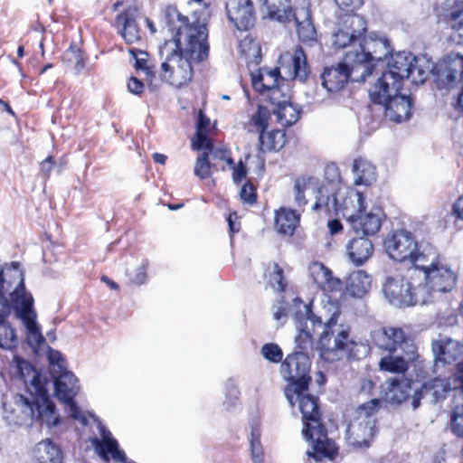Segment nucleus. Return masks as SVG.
<instances>
[{"mask_svg": "<svg viewBox=\"0 0 463 463\" xmlns=\"http://www.w3.org/2000/svg\"><path fill=\"white\" fill-rule=\"evenodd\" d=\"M211 16L209 6H204L193 24H185L175 8H167L166 23L171 31H176L174 38L159 47L161 78L175 87H182L190 81L193 63L204 61L209 54L206 22Z\"/></svg>", "mask_w": 463, "mask_h": 463, "instance_id": "nucleus-1", "label": "nucleus"}, {"mask_svg": "<svg viewBox=\"0 0 463 463\" xmlns=\"http://www.w3.org/2000/svg\"><path fill=\"white\" fill-rule=\"evenodd\" d=\"M308 306L300 299H294L291 306L287 310L282 299L278 300L272 307V315L274 319L279 321L281 318L292 316L297 335L295 336L296 349L293 354H288L280 365V373L282 377L290 383L285 390V396L290 404H293V392H298L301 390H307L311 380L310 360L307 354V350L313 345L312 332L309 330V325L314 330L317 324L321 326V321L307 317Z\"/></svg>", "mask_w": 463, "mask_h": 463, "instance_id": "nucleus-2", "label": "nucleus"}, {"mask_svg": "<svg viewBox=\"0 0 463 463\" xmlns=\"http://www.w3.org/2000/svg\"><path fill=\"white\" fill-rule=\"evenodd\" d=\"M30 397L14 394L13 403L7 406L4 403L5 417L10 424L30 425L33 420H39L47 427L56 426L59 414L54 403L47 397V390L42 384L39 375L33 372L31 379Z\"/></svg>", "mask_w": 463, "mask_h": 463, "instance_id": "nucleus-3", "label": "nucleus"}, {"mask_svg": "<svg viewBox=\"0 0 463 463\" xmlns=\"http://www.w3.org/2000/svg\"><path fill=\"white\" fill-rule=\"evenodd\" d=\"M307 390L293 392V404L298 402L303 418L302 433L307 441L312 444V450L307 452L308 457L316 460H322L323 458L333 459L337 454L335 443L327 438L326 430L320 422V414L317 405V398L308 394Z\"/></svg>", "mask_w": 463, "mask_h": 463, "instance_id": "nucleus-4", "label": "nucleus"}, {"mask_svg": "<svg viewBox=\"0 0 463 463\" xmlns=\"http://www.w3.org/2000/svg\"><path fill=\"white\" fill-rule=\"evenodd\" d=\"M279 62V68H260L251 73V82L256 91L263 95L279 85L283 78L305 81L309 74L307 56L300 47L281 54Z\"/></svg>", "mask_w": 463, "mask_h": 463, "instance_id": "nucleus-5", "label": "nucleus"}, {"mask_svg": "<svg viewBox=\"0 0 463 463\" xmlns=\"http://www.w3.org/2000/svg\"><path fill=\"white\" fill-rule=\"evenodd\" d=\"M417 269H408L406 275L387 276L383 283L382 291L386 301L398 308L426 304L428 294L420 287Z\"/></svg>", "mask_w": 463, "mask_h": 463, "instance_id": "nucleus-6", "label": "nucleus"}, {"mask_svg": "<svg viewBox=\"0 0 463 463\" xmlns=\"http://www.w3.org/2000/svg\"><path fill=\"white\" fill-rule=\"evenodd\" d=\"M328 334L334 335L335 339L329 343L326 334L321 340L324 348L323 360L332 363L346 356L348 359H360L368 353V346L363 342H356L349 337L348 326L331 325Z\"/></svg>", "mask_w": 463, "mask_h": 463, "instance_id": "nucleus-7", "label": "nucleus"}, {"mask_svg": "<svg viewBox=\"0 0 463 463\" xmlns=\"http://www.w3.org/2000/svg\"><path fill=\"white\" fill-rule=\"evenodd\" d=\"M379 410V400L360 405L346 429L347 443L354 448L368 447L376 433L375 413Z\"/></svg>", "mask_w": 463, "mask_h": 463, "instance_id": "nucleus-8", "label": "nucleus"}, {"mask_svg": "<svg viewBox=\"0 0 463 463\" xmlns=\"http://www.w3.org/2000/svg\"><path fill=\"white\" fill-rule=\"evenodd\" d=\"M391 52V47L385 38H372L364 40V43H359L357 48L348 52L355 56L354 70L360 69L361 72L354 78L357 81L365 80L373 68L374 61H380L385 58Z\"/></svg>", "mask_w": 463, "mask_h": 463, "instance_id": "nucleus-9", "label": "nucleus"}, {"mask_svg": "<svg viewBox=\"0 0 463 463\" xmlns=\"http://www.w3.org/2000/svg\"><path fill=\"white\" fill-rule=\"evenodd\" d=\"M14 310L20 318L27 332V343L32 349L36 351L44 342L40 326L36 322L37 315L33 309V298L22 288L14 292Z\"/></svg>", "mask_w": 463, "mask_h": 463, "instance_id": "nucleus-10", "label": "nucleus"}, {"mask_svg": "<svg viewBox=\"0 0 463 463\" xmlns=\"http://www.w3.org/2000/svg\"><path fill=\"white\" fill-rule=\"evenodd\" d=\"M417 276L420 279V287L428 294L426 304L430 302L436 293H447L454 289L458 276L444 261L433 269Z\"/></svg>", "mask_w": 463, "mask_h": 463, "instance_id": "nucleus-11", "label": "nucleus"}, {"mask_svg": "<svg viewBox=\"0 0 463 463\" xmlns=\"http://www.w3.org/2000/svg\"><path fill=\"white\" fill-rule=\"evenodd\" d=\"M354 61L355 56L347 52L341 62L326 68L321 75L323 87L328 92H336L345 87L349 78L356 81L354 78L361 72V70H354Z\"/></svg>", "mask_w": 463, "mask_h": 463, "instance_id": "nucleus-12", "label": "nucleus"}, {"mask_svg": "<svg viewBox=\"0 0 463 463\" xmlns=\"http://www.w3.org/2000/svg\"><path fill=\"white\" fill-rule=\"evenodd\" d=\"M373 341L379 349L395 353L400 348L409 360L418 356L415 345L406 338L405 333L399 327H383L374 333Z\"/></svg>", "mask_w": 463, "mask_h": 463, "instance_id": "nucleus-13", "label": "nucleus"}, {"mask_svg": "<svg viewBox=\"0 0 463 463\" xmlns=\"http://www.w3.org/2000/svg\"><path fill=\"white\" fill-rule=\"evenodd\" d=\"M77 383L78 380L71 372L61 373L54 380L55 394L61 402L67 405L71 417L86 425V417L73 401L80 389Z\"/></svg>", "mask_w": 463, "mask_h": 463, "instance_id": "nucleus-14", "label": "nucleus"}, {"mask_svg": "<svg viewBox=\"0 0 463 463\" xmlns=\"http://www.w3.org/2000/svg\"><path fill=\"white\" fill-rule=\"evenodd\" d=\"M366 31L365 20L358 14H345L341 18L338 29L333 33L332 43L336 48L354 44Z\"/></svg>", "mask_w": 463, "mask_h": 463, "instance_id": "nucleus-15", "label": "nucleus"}, {"mask_svg": "<svg viewBox=\"0 0 463 463\" xmlns=\"http://www.w3.org/2000/svg\"><path fill=\"white\" fill-rule=\"evenodd\" d=\"M383 245L392 259L399 262H408L416 250L418 242L410 232L400 230L390 233Z\"/></svg>", "mask_w": 463, "mask_h": 463, "instance_id": "nucleus-16", "label": "nucleus"}, {"mask_svg": "<svg viewBox=\"0 0 463 463\" xmlns=\"http://www.w3.org/2000/svg\"><path fill=\"white\" fill-rule=\"evenodd\" d=\"M24 280V273L19 269L18 262H13L11 268L0 271V307L6 305L11 307V310L14 309V292H16L18 288L27 292Z\"/></svg>", "mask_w": 463, "mask_h": 463, "instance_id": "nucleus-17", "label": "nucleus"}, {"mask_svg": "<svg viewBox=\"0 0 463 463\" xmlns=\"http://www.w3.org/2000/svg\"><path fill=\"white\" fill-rule=\"evenodd\" d=\"M452 389L449 376H438L422 384L419 392L411 402V407L415 410L420 406L421 399H427L430 402L436 403L444 400L446 394Z\"/></svg>", "mask_w": 463, "mask_h": 463, "instance_id": "nucleus-18", "label": "nucleus"}, {"mask_svg": "<svg viewBox=\"0 0 463 463\" xmlns=\"http://www.w3.org/2000/svg\"><path fill=\"white\" fill-rule=\"evenodd\" d=\"M227 15L239 30H248L254 23L253 5L250 0H229Z\"/></svg>", "mask_w": 463, "mask_h": 463, "instance_id": "nucleus-19", "label": "nucleus"}, {"mask_svg": "<svg viewBox=\"0 0 463 463\" xmlns=\"http://www.w3.org/2000/svg\"><path fill=\"white\" fill-rule=\"evenodd\" d=\"M441 261H443V259L432 245L418 244L408 263L412 266L410 269H417V273L413 276H420L419 273L430 270Z\"/></svg>", "mask_w": 463, "mask_h": 463, "instance_id": "nucleus-20", "label": "nucleus"}, {"mask_svg": "<svg viewBox=\"0 0 463 463\" xmlns=\"http://www.w3.org/2000/svg\"><path fill=\"white\" fill-rule=\"evenodd\" d=\"M341 196L338 197L335 212L342 214L347 222H350L355 215L365 210L364 197L361 192L346 190L341 192Z\"/></svg>", "mask_w": 463, "mask_h": 463, "instance_id": "nucleus-21", "label": "nucleus"}, {"mask_svg": "<svg viewBox=\"0 0 463 463\" xmlns=\"http://www.w3.org/2000/svg\"><path fill=\"white\" fill-rule=\"evenodd\" d=\"M402 85L398 83V80L392 79L390 74L383 72L370 88L369 96L373 103L383 106L400 91Z\"/></svg>", "mask_w": 463, "mask_h": 463, "instance_id": "nucleus-22", "label": "nucleus"}, {"mask_svg": "<svg viewBox=\"0 0 463 463\" xmlns=\"http://www.w3.org/2000/svg\"><path fill=\"white\" fill-rule=\"evenodd\" d=\"M437 75L440 80H446L447 84L461 80L463 79V55L454 52L447 54L437 67Z\"/></svg>", "mask_w": 463, "mask_h": 463, "instance_id": "nucleus-23", "label": "nucleus"}, {"mask_svg": "<svg viewBox=\"0 0 463 463\" xmlns=\"http://www.w3.org/2000/svg\"><path fill=\"white\" fill-rule=\"evenodd\" d=\"M352 231L364 237H368L379 232L382 225V218L379 213L361 212L348 222Z\"/></svg>", "mask_w": 463, "mask_h": 463, "instance_id": "nucleus-24", "label": "nucleus"}, {"mask_svg": "<svg viewBox=\"0 0 463 463\" xmlns=\"http://www.w3.org/2000/svg\"><path fill=\"white\" fill-rule=\"evenodd\" d=\"M385 116L392 121L401 123L411 116V100L410 97L399 92L383 105Z\"/></svg>", "mask_w": 463, "mask_h": 463, "instance_id": "nucleus-25", "label": "nucleus"}, {"mask_svg": "<svg viewBox=\"0 0 463 463\" xmlns=\"http://www.w3.org/2000/svg\"><path fill=\"white\" fill-rule=\"evenodd\" d=\"M137 11L127 9L116 17V25L128 43H136L140 39L139 28L137 24Z\"/></svg>", "mask_w": 463, "mask_h": 463, "instance_id": "nucleus-26", "label": "nucleus"}, {"mask_svg": "<svg viewBox=\"0 0 463 463\" xmlns=\"http://www.w3.org/2000/svg\"><path fill=\"white\" fill-rule=\"evenodd\" d=\"M414 56L410 52H401L394 55H392L390 61L387 63V71H383L386 74H390L392 79L398 80V83L402 85L403 80L408 79L411 72V66Z\"/></svg>", "mask_w": 463, "mask_h": 463, "instance_id": "nucleus-27", "label": "nucleus"}, {"mask_svg": "<svg viewBox=\"0 0 463 463\" xmlns=\"http://www.w3.org/2000/svg\"><path fill=\"white\" fill-rule=\"evenodd\" d=\"M386 384V399L392 403L400 404L410 399L412 402L415 392H419L418 389L412 386V383L407 379H392L391 382H387Z\"/></svg>", "mask_w": 463, "mask_h": 463, "instance_id": "nucleus-28", "label": "nucleus"}, {"mask_svg": "<svg viewBox=\"0 0 463 463\" xmlns=\"http://www.w3.org/2000/svg\"><path fill=\"white\" fill-rule=\"evenodd\" d=\"M346 252L349 260L355 266H360L372 257L373 245L367 237L360 235L347 243Z\"/></svg>", "mask_w": 463, "mask_h": 463, "instance_id": "nucleus-29", "label": "nucleus"}, {"mask_svg": "<svg viewBox=\"0 0 463 463\" xmlns=\"http://www.w3.org/2000/svg\"><path fill=\"white\" fill-rule=\"evenodd\" d=\"M314 283L325 291H336L341 288L340 279L334 278L332 271L321 262H313L308 267Z\"/></svg>", "mask_w": 463, "mask_h": 463, "instance_id": "nucleus-30", "label": "nucleus"}, {"mask_svg": "<svg viewBox=\"0 0 463 463\" xmlns=\"http://www.w3.org/2000/svg\"><path fill=\"white\" fill-rule=\"evenodd\" d=\"M432 352L437 360L445 364H451L463 356V347L460 343L450 338L434 341Z\"/></svg>", "mask_w": 463, "mask_h": 463, "instance_id": "nucleus-31", "label": "nucleus"}, {"mask_svg": "<svg viewBox=\"0 0 463 463\" xmlns=\"http://www.w3.org/2000/svg\"><path fill=\"white\" fill-rule=\"evenodd\" d=\"M331 308L333 309L332 315L330 316L329 318H326L324 321L322 317H316L315 315H313L310 308L308 307V314H307L308 319L314 318V319L321 321V326L317 324L315 326L314 330H312V326L309 325V330L312 332V335H313L316 333V330L317 328L322 329V332L320 333V336H319V339L317 342V349L319 350V354L322 359H323V354H324V348L321 344L322 337L326 334L329 343H333L335 339V336L334 335H331L330 333L328 334V332H329L328 330H329V327L331 326V325L335 322V324L336 326H345L344 324L338 322V318L340 316L339 308L336 306H333V305L329 307V310H331Z\"/></svg>", "mask_w": 463, "mask_h": 463, "instance_id": "nucleus-32", "label": "nucleus"}, {"mask_svg": "<svg viewBox=\"0 0 463 463\" xmlns=\"http://www.w3.org/2000/svg\"><path fill=\"white\" fill-rule=\"evenodd\" d=\"M102 439H95L96 449L99 450L100 456L105 459L109 460V455L117 461L124 462L127 458L123 451L119 450L118 442L111 437V433L105 430L103 427L100 428Z\"/></svg>", "mask_w": 463, "mask_h": 463, "instance_id": "nucleus-33", "label": "nucleus"}, {"mask_svg": "<svg viewBox=\"0 0 463 463\" xmlns=\"http://www.w3.org/2000/svg\"><path fill=\"white\" fill-rule=\"evenodd\" d=\"M371 283V277L365 271H354L346 279L345 294L361 298L370 290Z\"/></svg>", "mask_w": 463, "mask_h": 463, "instance_id": "nucleus-34", "label": "nucleus"}, {"mask_svg": "<svg viewBox=\"0 0 463 463\" xmlns=\"http://www.w3.org/2000/svg\"><path fill=\"white\" fill-rule=\"evenodd\" d=\"M354 184L369 186L377 179L375 166L365 158H357L353 163Z\"/></svg>", "mask_w": 463, "mask_h": 463, "instance_id": "nucleus-35", "label": "nucleus"}, {"mask_svg": "<svg viewBox=\"0 0 463 463\" xmlns=\"http://www.w3.org/2000/svg\"><path fill=\"white\" fill-rule=\"evenodd\" d=\"M300 213L295 210L280 208L276 212L275 227L279 233L292 235L298 224Z\"/></svg>", "mask_w": 463, "mask_h": 463, "instance_id": "nucleus-36", "label": "nucleus"}, {"mask_svg": "<svg viewBox=\"0 0 463 463\" xmlns=\"http://www.w3.org/2000/svg\"><path fill=\"white\" fill-rule=\"evenodd\" d=\"M33 456L35 463H61L62 460L59 447L49 439L42 440L35 446Z\"/></svg>", "mask_w": 463, "mask_h": 463, "instance_id": "nucleus-37", "label": "nucleus"}, {"mask_svg": "<svg viewBox=\"0 0 463 463\" xmlns=\"http://www.w3.org/2000/svg\"><path fill=\"white\" fill-rule=\"evenodd\" d=\"M298 37L301 41H312L316 37V29L307 9L300 8L294 13Z\"/></svg>", "mask_w": 463, "mask_h": 463, "instance_id": "nucleus-38", "label": "nucleus"}, {"mask_svg": "<svg viewBox=\"0 0 463 463\" xmlns=\"http://www.w3.org/2000/svg\"><path fill=\"white\" fill-rule=\"evenodd\" d=\"M10 313V306L5 305L3 307H0V347L4 349H12L17 344V336L14 330L5 321Z\"/></svg>", "mask_w": 463, "mask_h": 463, "instance_id": "nucleus-39", "label": "nucleus"}, {"mask_svg": "<svg viewBox=\"0 0 463 463\" xmlns=\"http://www.w3.org/2000/svg\"><path fill=\"white\" fill-rule=\"evenodd\" d=\"M408 356L402 354H394V353H388L383 355L379 361V368L383 372L392 373H404L408 369Z\"/></svg>", "mask_w": 463, "mask_h": 463, "instance_id": "nucleus-40", "label": "nucleus"}, {"mask_svg": "<svg viewBox=\"0 0 463 463\" xmlns=\"http://www.w3.org/2000/svg\"><path fill=\"white\" fill-rule=\"evenodd\" d=\"M318 187V182L313 177L298 178L294 184V201L298 207L307 204V193H315Z\"/></svg>", "mask_w": 463, "mask_h": 463, "instance_id": "nucleus-41", "label": "nucleus"}, {"mask_svg": "<svg viewBox=\"0 0 463 463\" xmlns=\"http://www.w3.org/2000/svg\"><path fill=\"white\" fill-rule=\"evenodd\" d=\"M285 143V133L282 130L264 132L259 136V147L262 152L278 151L284 146Z\"/></svg>", "mask_w": 463, "mask_h": 463, "instance_id": "nucleus-42", "label": "nucleus"}, {"mask_svg": "<svg viewBox=\"0 0 463 463\" xmlns=\"http://www.w3.org/2000/svg\"><path fill=\"white\" fill-rule=\"evenodd\" d=\"M268 16L278 21L288 20L290 14L289 0H261Z\"/></svg>", "mask_w": 463, "mask_h": 463, "instance_id": "nucleus-43", "label": "nucleus"}, {"mask_svg": "<svg viewBox=\"0 0 463 463\" xmlns=\"http://www.w3.org/2000/svg\"><path fill=\"white\" fill-rule=\"evenodd\" d=\"M210 119L200 111L198 114L196 136L192 139V147L194 150H202L203 147H209L211 145V139L207 133L210 128Z\"/></svg>", "mask_w": 463, "mask_h": 463, "instance_id": "nucleus-44", "label": "nucleus"}, {"mask_svg": "<svg viewBox=\"0 0 463 463\" xmlns=\"http://www.w3.org/2000/svg\"><path fill=\"white\" fill-rule=\"evenodd\" d=\"M433 69V65L425 57L414 56L408 79L414 84H422Z\"/></svg>", "mask_w": 463, "mask_h": 463, "instance_id": "nucleus-45", "label": "nucleus"}, {"mask_svg": "<svg viewBox=\"0 0 463 463\" xmlns=\"http://www.w3.org/2000/svg\"><path fill=\"white\" fill-rule=\"evenodd\" d=\"M274 114L277 115L278 122L283 127H289L295 124L300 116L301 110L298 106L293 105L290 101L280 107L273 109Z\"/></svg>", "mask_w": 463, "mask_h": 463, "instance_id": "nucleus-46", "label": "nucleus"}, {"mask_svg": "<svg viewBox=\"0 0 463 463\" xmlns=\"http://www.w3.org/2000/svg\"><path fill=\"white\" fill-rule=\"evenodd\" d=\"M225 170L224 165H219L217 163L211 162L208 152H203L197 157L194 165V173L200 179H205L211 176L212 171Z\"/></svg>", "mask_w": 463, "mask_h": 463, "instance_id": "nucleus-47", "label": "nucleus"}, {"mask_svg": "<svg viewBox=\"0 0 463 463\" xmlns=\"http://www.w3.org/2000/svg\"><path fill=\"white\" fill-rule=\"evenodd\" d=\"M270 117L269 110L263 106H258L257 110L250 116L247 124L250 132H258L260 135L264 133L269 125Z\"/></svg>", "mask_w": 463, "mask_h": 463, "instance_id": "nucleus-48", "label": "nucleus"}, {"mask_svg": "<svg viewBox=\"0 0 463 463\" xmlns=\"http://www.w3.org/2000/svg\"><path fill=\"white\" fill-rule=\"evenodd\" d=\"M315 193H317V194H316V202L313 205L314 210L325 208L327 211H335V208H336L337 202H338V197H342L341 191H338L337 193L333 194L332 197H330L327 194L326 188L321 187L320 184H318V187L316 189Z\"/></svg>", "mask_w": 463, "mask_h": 463, "instance_id": "nucleus-49", "label": "nucleus"}, {"mask_svg": "<svg viewBox=\"0 0 463 463\" xmlns=\"http://www.w3.org/2000/svg\"><path fill=\"white\" fill-rule=\"evenodd\" d=\"M240 48L245 58L256 64L260 61V46L252 39L245 38L240 43Z\"/></svg>", "mask_w": 463, "mask_h": 463, "instance_id": "nucleus-50", "label": "nucleus"}, {"mask_svg": "<svg viewBox=\"0 0 463 463\" xmlns=\"http://www.w3.org/2000/svg\"><path fill=\"white\" fill-rule=\"evenodd\" d=\"M269 285L276 290L281 292L285 289L283 269L277 264L271 263L267 269Z\"/></svg>", "mask_w": 463, "mask_h": 463, "instance_id": "nucleus-51", "label": "nucleus"}, {"mask_svg": "<svg viewBox=\"0 0 463 463\" xmlns=\"http://www.w3.org/2000/svg\"><path fill=\"white\" fill-rule=\"evenodd\" d=\"M448 21L455 30H463V0H455L448 14Z\"/></svg>", "mask_w": 463, "mask_h": 463, "instance_id": "nucleus-52", "label": "nucleus"}, {"mask_svg": "<svg viewBox=\"0 0 463 463\" xmlns=\"http://www.w3.org/2000/svg\"><path fill=\"white\" fill-rule=\"evenodd\" d=\"M202 150H204L203 152H208L211 162L217 163L219 165H221L219 164L220 161L225 162L227 166L232 165L231 154L225 148H214L211 142L209 147H203Z\"/></svg>", "mask_w": 463, "mask_h": 463, "instance_id": "nucleus-53", "label": "nucleus"}, {"mask_svg": "<svg viewBox=\"0 0 463 463\" xmlns=\"http://www.w3.org/2000/svg\"><path fill=\"white\" fill-rule=\"evenodd\" d=\"M64 60L69 63V66H71L77 74L80 73V71L84 67L83 58L81 56L80 51L77 48H70L67 50L64 54Z\"/></svg>", "mask_w": 463, "mask_h": 463, "instance_id": "nucleus-54", "label": "nucleus"}, {"mask_svg": "<svg viewBox=\"0 0 463 463\" xmlns=\"http://www.w3.org/2000/svg\"><path fill=\"white\" fill-rule=\"evenodd\" d=\"M261 354L265 359L272 363H279L283 357L281 348L273 343L264 345L261 348Z\"/></svg>", "mask_w": 463, "mask_h": 463, "instance_id": "nucleus-55", "label": "nucleus"}, {"mask_svg": "<svg viewBox=\"0 0 463 463\" xmlns=\"http://www.w3.org/2000/svg\"><path fill=\"white\" fill-rule=\"evenodd\" d=\"M240 394L239 388L234 382L228 380L225 384V400L223 405L226 406L227 409H230L239 400Z\"/></svg>", "mask_w": 463, "mask_h": 463, "instance_id": "nucleus-56", "label": "nucleus"}, {"mask_svg": "<svg viewBox=\"0 0 463 463\" xmlns=\"http://www.w3.org/2000/svg\"><path fill=\"white\" fill-rule=\"evenodd\" d=\"M264 95H266L270 103L275 106L274 108L280 107L282 103L286 104L289 101L288 97L282 91L279 85L268 90Z\"/></svg>", "mask_w": 463, "mask_h": 463, "instance_id": "nucleus-57", "label": "nucleus"}, {"mask_svg": "<svg viewBox=\"0 0 463 463\" xmlns=\"http://www.w3.org/2000/svg\"><path fill=\"white\" fill-rule=\"evenodd\" d=\"M228 167L232 170V180L234 183H240L247 175V167L245 164L240 160L237 164L232 161V165Z\"/></svg>", "mask_w": 463, "mask_h": 463, "instance_id": "nucleus-58", "label": "nucleus"}, {"mask_svg": "<svg viewBox=\"0 0 463 463\" xmlns=\"http://www.w3.org/2000/svg\"><path fill=\"white\" fill-rule=\"evenodd\" d=\"M130 53L133 55V57L136 60L135 67L137 70H143L146 72V74L150 73L149 67L146 65L147 60V53L142 51H135L130 50Z\"/></svg>", "mask_w": 463, "mask_h": 463, "instance_id": "nucleus-59", "label": "nucleus"}, {"mask_svg": "<svg viewBox=\"0 0 463 463\" xmlns=\"http://www.w3.org/2000/svg\"><path fill=\"white\" fill-rule=\"evenodd\" d=\"M340 9L349 13L359 9L364 5V0H335Z\"/></svg>", "mask_w": 463, "mask_h": 463, "instance_id": "nucleus-60", "label": "nucleus"}, {"mask_svg": "<svg viewBox=\"0 0 463 463\" xmlns=\"http://www.w3.org/2000/svg\"><path fill=\"white\" fill-rule=\"evenodd\" d=\"M243 202L252 203L256 200L255 188L251 184H245L240 193Z\"/></svg>", "mask_w": 463, "mask_h": 463, "instance_id": "nucleus-61", "label": "nucleus"}, {"mask_svg": "<svg viewBox=\"0 0 463 463\" xmlns=\"http://www.w3.org/2000/svg\"><path fill=\"white\" fill-rule=\"evenodd\" d=\"M131 281L137 285L145 283L146 279V269L144 265L139 266L134 272L129 273Z\"/></svg>", "mask_w": 463, "mask_h": 463, "instance_id": "nucleus-62", "label": "nucleus"}, {"mask_svg": "<svg viewBox=\"0 0 463 463\" xmlns=\"http://www.w3.org/2000/svg\"><path fill=\"white\" fill-rule=\"evenodd\" d=\"M128 88L130 92L138 95L143 92L144 84L138 79L133 77L129 80Z\"/></svg>", "mask_w": 463, "mask_h": 463, "instance_id": "nucleus-63", "label": "nucleus"}, {"mask_svg": "<svg viewBox=\"0 0 463 463\" xmlns=\"http://www.w3.org/2000/svg\"><path fill=\"white\" fill-rule=\"evenodd\" d=\"M453 214L460 220H463V195L459 196L453 204Z\"/></svg>", "mask_w": 463, "mask_h": 463, "instance_id": "nucleus-64", "label": "nucleus"}]
</instances>
